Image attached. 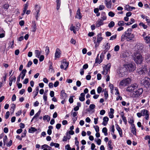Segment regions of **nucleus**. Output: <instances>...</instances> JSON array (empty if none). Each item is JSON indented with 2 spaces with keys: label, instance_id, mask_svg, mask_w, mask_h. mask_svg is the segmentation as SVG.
<instances>
[{
  "label": "nucleus",
  "instance_id": "1",
  "mask_svg": "<svg viewBox=\"0 0 150 150\" xmlns=\"http://www.w3.org/2000/svg\"><path fill=\"white\" fill-rule=\"evenodd\" d=\"M132 29H128L127 31H126L124 34H123L121 37V40L123 42L125 40V38H126L127 41H129L132 40L134 38V35L131 33L132 31Z\"/></svg>",
  "mask_w": 150,
  "mask_h": 150
},
{
  "label": "nucleus",
  "instance_id": "2",
  "mask_svg": "<svg viewBox=\"0 0 150 150\" xmlns=\"http://www.w3.org/2000/svg\"><path fill=\"white\" fill-rule=\"evenodd\" d=\"M134 59L135 62L138 64H141L143 60V58L141 54L138 51L134 52L133 54Z\"/></svg>",
  "mask_w": 150,
  "mask_h": 150
},
{
  "label": "nucleus",
  "instance_id": "3",
  "mask_svg": "<svg viewBox=\"0 0 150 150\" xmlns=\"http://www.w3.org/2000/svg\"><path fill=\"white\" fill-rule=\"evenodd\" d=\"M131 82V80L129 78L124 79L120 81L119 84V87L122 89L129 85Z\"/></svg>",
  "mask_w": 150,
  "mask_h": 150
},
{
  "label": "nucleus",
  "instance_id": "4",
  "mask_svg": "<svg viewBox=\"0 0 150 150\" xmlns=\"http://www.w3.org/2000/svg\"><path fill=\"white\" fill-rule=\"evenodd\" d=\"M138 86V85L136 83L132 84L126 88V91L133 94L135 90L137 88Z\"/></svg>",
  "mask_w": 150,
  "mask_h": 150
},
{
  "label": "nucleus",
  "instance_id": "5",
  "mask_svg": "<svg viewBox=\"0 0 150 150\" xmlns=\"http://www.w3.org/2000/svg\"><path fill=\"white\" fill-rule=\"evenodd\" d=\"M101 35V33H99L98 35L96 42V38H95V40H94V43L95 44V47L98 46L99 45V43L103 40V38L102 37Z\"/></svg>",
  "mask_w": 150,
  "mask_h": 150
},
{
  "label": "nucleus",
  "instance_id": "6",
  "mask_svg": "<svg viewBox=\"0 0 150 150\" xmlns=\"http://www.w3.org/2000/svg\"><path fill=\"white\" fill-rule=\"evenodd\" d=\"M143 92V89L142 88H139L138 89H137L133 94L134 95V97H138L139 96L142 94Z\"/></svg>",
  "mask_w": 150,
  "mask_h": 150
},
{
  "label": "nucleus",
  "instance_id": "7",
  "mask_svg": "<svg viewBox=\"0 0 150 150\" xmlns=\"http://www.w3.org/2000/svg\"><path fill=\"white\" fill-rule=\"evenodd\" d=\"M125 67L127 70L130 72L134 71L135 68L134 65L132 64H128L126 65Z\"/></svg>",
  "mask_w": 150,
  "mask_h": 150
},
{
  "label": "nucleus",
  "instance_id": "8",
  "mask_svg": "<svg viewBox=\"0 0 150 150\" xmlns=\"http://www.w3.org/2000/svg\"><path fill=\"white\" fill-rule=\"evenodd\" d=\"M142 116H145V118L146 120L149 119V113L148 110L145 109L142 110L141 111Z\"/></svg>",
  "mask_w": 150,
  "mask_h": 150
},
{
  "label": "nucleus",
  "instance_id": "9",
  "mask_svg": "<svg viewBox=\"0 0 150 150\" xmlns=\"http://www.w3.org/2000/svg\"><path fill=\"white\" fill-rule=\"evenodd\" d=\"M40 9V6L38 5H36L35 6V10L36 12L35 13V16L37 20L38 19V18L39 15V13Z\"/></svg>",
  "mask_w": 150,
  "mask_h": 150
},
{
  "label": "nucleus",
  "instance_id": "10",
  "mask_svg": "<svg viewBox=\"0 0 150 150\" xmlns=\"http://www.w3.org/2000/svg\"><path fill=\"white\" fill-rule=\"evenodd\" d=\"M69 66V62H67L66 60H64L62 62V65L60 66L61 69H64L66 70Z\"/></svg>",
  "mask_w": 150,
  "mask_h": 150
},
{
  "label": "nucleus",
  "instance_id": "11",
  "mask_svg": "<svg viewBox=\"0 0 150 150\" xmlns=\"http://www.w3.org/2000/svg\"><path fill=\"white\" fill-rule=\"evenodd\" d=\"M143 84L145 86H149L150 85V79L146 77L142 80Z\"/></svg>",
  "mask_w": 150,
  "mask_h": 150
},
{
  "label": "nucleus",
  "instance_id": "12",
  "mask_svg": "<svg viewBox=\"0 0 150 150\" xmlns=\"http://www.w3.org/2000/svg\"><path fill=\"white\" fill-rule=\"evenodd\" d=\"M61 54V51L59 49L57 48L55 53V59H56L57 58H59Z\"/></svg>",
  "mask_w": 150,
  "mask_h": 150
},
{
  "label": "nucleus",
  "instance_id": "13",
  "mask_svg": "<svg viewBox=\"0 0 150 150\" xmlns=\"http://www.w3.org/2000/svg\"><path fill=\"white\" fill-rule=\"evenodd\" d=\"M60 96L61 97V99L67 98V94L65 92L64 90H62L61 92Z\"/></svg>",
  "mask_w": 150,
  "mask_h": 150
},
{
  "label": "nucleus",
  "instance_id": "14",
  "mask_svg": "<svg viewBox=\"0 0 150 150\" xmlns=\"http://www.w3.org/2000/svg\"><path fill=\"white\" fill-rule=\"evenodd\" d=\"M104 2L107 8H111L112 4L111 1H108L107 0H105Z\"/></svg>",
  "mask_w": 150,
  "mask_h": 150
},
{
  "label": "nucleus",
  "instance_id": "15",
  "mask_svg": "<svg viewBox=\"0 0 150 150\" xmlns=\"http://www.w3.org/2000/svg\"><path fill=\"white\" fill-rule=\"evenodd\" d=\"M75 17L79 19H80L82 18V16L81 14L80 13V10L79 8L77 10Z\"/></svg>",
  "mask_w": 150,
  "mask_h": 150
},
{
  "label": "nucleus",
  "instance_id": "16",
  "mask_svg": "<svg viewBox=\"0 0 150 150\" xmlns=\"http://www.w3.org/2000/svg\"><path fill=\"white\" fill-rule=\"evenodd\" d=\"M146 68H140L137 70V72L140 74H142L144 73L146 71Z\"/></svg>",
  "mask_w": 150,
  "mask_h": 150
},
{
  "label": "nucleus",
  "instance_id": "17",
  "mask_svg": "<svg viewBox=\"0 0 150 150\" xmlns=\"http://www.w3.org/2000/svg\"><path fill=\"white\" fill-rule=\"evenodd\" d=\"M42 149H43V150H51L52 148L48 145L45 144L42 146Z\"/></svg>",
  "mask_w": 150,
  "mask_h": 150
},
{
  "label": "nucleus",
  "instance_id": "18",
  "mask_svg": "<svg viewBox=\"0 0 150 150\" xmlns=\"http://www.w3.org/2000/svg\"><path fill=\"white\" fill-rule=\"evenodd\" d=\"M116 129L118 131L120 137H122V131L119 126L117 125L116 126Z\"/></svg>",
  "mask_w": 150,
  "mask_h": 150
},
{
  "label": "nucleus",
  "instance_id": "19",
  "mask_svg": "<svg viewBox=\"0 0 150 150\" xmlns=\"http://www.w3.org/2000/svg\"><path fill=\"white\" fill-rule=\"evenodd\" d=\"M145 60L147 62H150V54H147L145 55Z\"/></svg>",
  "mask_w": 150,
  "mask_h": 150
},
{
  "label": "nucleus",
  "instance_id": "20",
  "mask_svg": "<svg viewBox=\"0 0 150 150\" xmlns=\"http://www.w3.org/2000/svg\"><path fill=\"white\" fill-rule=\"evenodd\" d=\"M16 79V78L15 76H14L13 77H10L9 79H11V80L9 81V85L10 86L12 85L13 82H15Z\"/></svg>",
  "mask_w": 150,
  "mask_h": 150
},
{
  "label": "nucleus",
  "instance_id": "21",
  "mask_svg": "<svg viewBox=\"0 0 150 150\" xmlns=\"http://www.w3.org/2000/svg\"><path fill=\"white\" fill-rule=\"evenodd\" d=\"M110 64H108L106 65L105 69H104L105 71V75L107 74L108 71H110Z\"/></svg>",
  "mask_w": 150,
  "mask_h": 150
},
{
  "label": "nucleus",
  "instance_id": "22",
  "mask_svg": "<svg viewBox=\"0 0 150 150\" xmlns=\"http://www.w3.org/2000/svg\"><path fill=\"white\" fill-rule=\"evenodd\" d=\"M112 142L111 140H109L108 143V148H109V150H112L113 148L112 146Z\"/></svg>",
  "mask_w": 150,
  "mask_h": 150
},
{
  "label": "nucleus",
  "instance_id": "23",
  "mask_svg": "<svg viewBox=\"0 0 150 150\" xmlns=\"http://www.w3.org/2000/svg\"><path fill=\"white\" fill-rule=\"evenodd\" d=\"M39 92V87L38 86L36 87L33 92L34 93V96L33 97L34 99L35 98V97L37 95Z\"/></svg>",
  "mask_w": 150,
  "mask_h": 150
},
{
  "label": "nucleus",
  "instance_id": "24",
  "mask_svg": "<svg viewBox=\"0 0 150 150\" xmlns=\"http://www.w3.org/2000/svg\"><path fill=\"white\" fill-rule=\"evenodd\" d=\"M35 56L37 58H39L40 54L42 53V51H39L38 50H36L35 51Z\"/></svg>",
  "mask_w": 150,
  "mask_h": 150
},
{
  "label": "nucleus",
  "instance_id": "25",
  "mask_svg": "<svg viewBox=\"0 0 150 150\" xmlns=\"http://www.w3.org/2000/svg\"><path fill=\"white\" fill-rule=\"evenodd\" d=\"M103 20H99L97 22L96 27H99L101 25H103Z\"/></svg>",
  "mask_w": 150,
  "mask_h": 150
},
{
  "label": "nucleus",
  "instance_id": "26",
  "mask_svg": "<svg viewBox=\"0 0 150 150\" xmlns=\"http://www.w3.org/2000/svg\"><path fill=\"white\" fill-rule=\"evenodd\" d=\"M144 40L146 43H150V37L149 36H145L144 38Z\"/></svg>",
  "mask_w": 150,
  "mask_h": 150
},
{
  "label": "nucleus",
  "instance_id": "27",
  "mask_svg": "<svg viewBox=\"0 0 150 150\" xmlns=\"http://www.w3.org/2000/svg\"><path fill=\"white\" fill-rule=\"evenodd\" d=\"M57 9L58 10L61 4V0H56Z\"/></svg>",
  "mask_w": 150,
  "mask_h": 150
},
{
  "label": "nucleus",
  "instance_id": "28",
  "mask_svg": "<svg viewBox=\"0 0 150 150\" xmlns=\"http://www.w3.org/2000/svg\"><path fill=\"white\" fill-rule=\"evenodd\" d=\"M43 118L44 120H47V122L49 121L50 119V117L47 115H46L44 116Z\"/></svg>",
  "mask_w": 150,
  "mask_h": 150
},
{
  "label": "nucleus",
  "instance_id": "29",
  "mask_svg": "<svg viewBox=\"0 0 150 150\" xmlns=\"http://www.w3.org/2000/svg\"><path fill=\"white\" fill-rule=\"evenodd\" d=\"M107 129L106 127H104L103 128L102 132L104 133L105 136H106L108 135Z\"/></svg>",
  "mask_w": 150,
  "mask_h": 150
},
{
  "label": "nucleus",
  "instance_id": "30",
  "mask_svg": "<svg viewBox=\"0 0 150 150\" xmlns=\"http://www.w3.org/2000/svg\"><path fill=\"white\" fill-rule=\"evenodd\" d=\"M128 56H129V54L127 52L122 53L121 54L122 57H127Z\"/></svg>",
  "mask_w": 150,
  "mask_h": 150
},
{
  "label": "nucleus",
  "instance_id": "31",
  "mask_svg": "<svg viewBox=\"0 0 150 150\" xmlns=\"http://www.w3.org/2000/svg\"><path fill=\"white\" fill-rule=\"evenodd\" d=\"M101 18L102 19L103 21L105 20L106 19V17L105 16V13L104 12H102L101 14Z\"/></svg>",
  "mask_w": 150,
  "mask_h": 150
},
{
  "label": "nucleus",
  "instance_id": "32",
  "mask_svg": "<svg viewBox=\"0 0 150 150\" xmlns=\"http://www.w3.org/2000/svg\"><path fill=\"white\" fill-rule=\"evenodd\" d=\"M122 119L124 122L125 124L126 125L127 124V120L126 117L125 116L124 114L121 115Z\"/></svg>",
  "mask_w": 150,
  "mask_h": 150
},
{
  "label": "nucleus",
  "instance_id": "33",
  "mask_svg": "<svg viewBox=\"0 0 150 150\" xmlns=\"http://www.w3.org/2000/svg\"><path fill=\"white\" fill-rule=\"evenodd\" d=\"M127 24V23H125L124 21H121L119 22L118 25L119 26H122L124 25H125Z\"/></svg>",
  "mask_w": 150,
  "mask_h": 150
},
{
  "label": "nucleus",
  "instance_id": "34",
  "mask_svg": "<svg viewBox=\"0 0 150 150\" xmlns=\"http://www.w3.org/2000/svg\"><path fill=\"white\" fill-rule=\"evenodd\" d=\"M37 131V129L36 128L34 127H31L29 129V132L31 133H33Z\"/></svg>",
  "mask_w": 150,
  "mask_h": 150
},
{
  "label": "nucleus",
  "instance_id": "35",
  "mask_svg": "<svg viewBox=\"0 0 150 150\" xmlns=\"http://www.w3.org/2000/svg\"><path fill=\"white\" fill-rule=\"evenodd\" d=\"M125 10L128 11H132V9L131 8V7L129 5H126L125 7Z\"/></svg>",
  "mask_w": 150,
  "mask_h": 150
},
{
  "label": "nucleus",
  "instance_id": "36",
  "mask_svg": "<svg viewBox=\"0 0 150 150\" xmlns=\"http://www.w3.org/2000/svg\"><path fill=\"white\" fill-rule=\"evenodd\" d=\"M115 25V23L113 21H112L109 24L108 26L110 28L113 27Z\"/></svg>",
  "mask_w": 150,
  "mask_h": 150
},
{
  "label": "nucleus",
  "instance_id": "37",
  "mask_svg": "<svg viewBox=\"0 0 150 150\" xmlns=\"http://www.w3.org/2000/svg\"><path fill=\"white\" fill-rule=\"evenodd\" d=\"M121 71V70H118L117 71V73L119 75L120 77H122L124 76V74Z\"/></svg>",
  "mask_w": 150,
  "mask_h": 150
},
{
  "label": "nucleus",
  "instance_id": "38",
  "mask_svg": "<svg viewBox=\"0 0 150 150\" xmlns=\"http://www.w3.org/2000/svg\"><path fill=\"white\" fill-rule=\"evenodd\" d=\"M105 50H108L110 48V45L108 43H106L105 45Z\"/></svg>",
  "mask_w": 150,
  "mask_h": 150
},
{
  "label": "nucleus",
  "instance_id": "39",
  "mask_svg": "<svg viewBox=\"0 0 150 150\" xmlns=\"http://www.w3.org/2000/svg\"><path fill=\"white\" fill-rule=\"evenodd\" d=\"M99 55V54H98L97 55V56L96 59L95 60V62L97 63H98L99 64L101 62V60H99L98 56Z\"/></svg>",
  "mask_w": 150,
  "mask_h": 150
},
{
  "label": "nucleus",
  "instance_id": "40",
  "mask_svg": "<svg viewBox=\"0 0 150 150\" xmlns=\"http://www.w3.org/2000/svg\"><path fill=\"white\" fill-rule=\"evenodd\" d=\"M40 111L39 110L35 114L34 116L33 117V118H35L36 119V118L38 117L40 115Z\"/></svg>",
  "mask_w": 150,
  "mask_h": 150
},
{
  "label": "nucleus",
  "instance_id": "41",
  "mask_svg": "<svg viewBox=\"0 0 150 150\" xmlns=\"http://www.w3.org/2000/svg\"><path fill=\"white\" fill-rule=\"evenodd\" d=\"M131 21L129 22H128L127 23V24H126V25H129L132 24L133 23L134 21V20L133 18H131L130 20Z\"/></svg>",
  "mask_w": 150,
  "mask_h": 150
},
{
  "label": "nucleus",
  "instance_id": "42",
  "mask_svg": "<svg viewBox=\"0 0 150 150\" xmlns=\"http://www.w3.org/2000/svg\"><path fill=\"white\" fill-rule=\"evenodd\" d=\"M16 105L15 104H13L11 106V111H12V113H13L15 108Z\"/></svg>",
  "mask_w": 150,
  "mask_h": 150
},
{
  "label": "nucleus",
  "instance_id": "43",
  "mask_svg": "<svg viewBox=\"0 0 150 150\" xmlns=\"http://www.w3.org/2000/svg\"><path fill=\"white\" fill-rule=\"evenodd\" d=\"M104 95L105 99H107L108 96V95L107 91H104Z\"/></svg>",
  "mask_w": 150,
  "mask_h": 150
},
{
  "label": "nucleus",
  "instance_id": "44",
  "mask_svg": "<svg viewBox=\"0 0 150 150\" xmlns=\"http://www.w3.org/2000/svg\"><path fill=\"white\" fill-rule=\"evenodd\" d=\"M136 129L135 128L131 129V132L134 135H136Z\"/></svg>",
  "mask_w": 150,
  "mask_h": 150
},
{
  "label": "nucleus",
  "instance_id": "45",
  "mask_svg": "<svg viewBox=\"0 0 150 150\" xmlns=\"http://www.w3.org/2000/svg\"><path fill=\"white\" fill-rule=\"evenodd\" d=\"M93 127L94 128V129L96 130V131L97 132H99V127L98 126H97V125L94 126Z\"/></svg>",
  "mask_w": 150,
  "mask_h": 150
},
{
  "label": "nucleus",
  "instance_id": "46",
  "mask_svg": "<svg viewBox=\"0 0 150 150\" xmlns=\"http://www.w3.org/2000/svg\"><path fill=\"white\" fill-rule=\"evenodd\" d=\"M139 25L140 26V27H142L144 28H146L147 27L146 25H145L142 22L140 23H139Z\"/></svg>",
  "mask_w": 150,
  "mask_h": 150
},
{
  "label": "nucleus",
  "instance_id": "47",
  "mask_svg": "<svg viewBox=\"0 0 150 150\" xmlns=\"http://www.w3.org/2000/svg\"><path fill=\"white\" fill-rule=\"evenodd\" d=\"M120 49V46L118 45H116L114 47V50L115 52L118 51Z\"/></svg>",
  "mask_w": 150,
  "mask_h": 150
},
{
  "label": "nucleus",
  "instance_id": "48",
  "mask_svg": "<svg viewBox=\"0 0 150 150\" xmlns=\"http://www.w3.org/2000/svg\"><path fill=\"white\" fill-rule=\"evenodd\" d=\"M115 15V13L112 11H110L108 13L109 16L112 17H114Z\"/></svg>",
  "mask_w": 150,
  "mask_h": 150
},
{
  "label": "nucleus",
  "instance_id": "49",
  "mask_svg": "<svg viewBox=\"0 0 150 150\" xmlns=\"http://www.w3.org/2000/svg\"><path fill=\"white\" fill-rule=\"evenodd\" d=\"M2 31V33L0 34V38H1L4 37L5 36V31L3 30L2 29L1 30Z\"/></svg>",
  "mask_w": 150,
  "mask_h": 150
},
{
  "label": "nucleus",
  "instance_id": "50",
  "mask_svg": "<svg viewBox=\"0 0 150 150\" xmlns=\"http://www.w3.org/2000/svg\"><path fill=\"white\" fill-rule=\"evenodd\" d=\"M96 106L94 104H91L89 106V108L90 110H92L95 108Z\"/></svg>",
  "mask_w": 150,
  "mask_h": 150
},
{
  "label": "nucleus",
  "instance_id": "51",
  "mask_svg": "<svg viewBox=\"0 0 150 150\" xmlns=\"http://www.w3.org/2000/svg\"><path fill=\"white\" fill-rule=\"evenodd\" d=\"M12 144V141L11 140L8 143L6 144V145L7 146H10Z\"/></svg>",
  "mask_w": 150,
  "mask_h": 150
},
{
  "label": "nucleus",
  "instance_id": "52",
  "mask_svg": "<svg viewBox=\"0 0 150 150\" xmlns=\"http://www.w3.org/2000/svg\"><path fill=\"white\" fill-rule=\"evenodd\" d=\"M95 141L96 142L97 144L98 145H100L101 144V141L100 139H98L97 141L96 139H95Z\"/></svg>",
  "mask_w": 150,
  "mask_h": 150
},
{
  "label": "nucleus",
  "instance_id": "53",
  "mask_svg": "<svg viewBox=\"0 0 150 150\" xmlns=\"http://www.w3.org/2000/svg\"><path fill=\"white\" fill-rule=\"evenodd\" d=\"M146 20L147 23L148 25L150 26V19L149 18L148 16H146Z\"/></svg>",
  "mask_w": 150,
  "mask_h": 150
},
{
  "label": "nucleus",
  "instance_id": "54",
  "mask_svg": "<svg viewBox=\"0 0 150 150\" xmlns=\"http://www.w3.org/2000/svg\"><path fill=\"white\" fill-rule=\"evenodd\" d=\"M39 61L40 62L42 61L44 59V57L43 55H41L40 56H39Z\"/></svg>",
  "mask_w": 150,
  "mask_h": 150
},
{
  "label": "nucleus",
  "instance_id": "55",
  "mask_svg": "<svg viewBox=\"0 0 150 150\" xmlns=\"http://www.w3.org/2000/svg\"><path fill=\"white\" fill-rule=\"evenodd\" d=\"M43 98L44 101L46 102L47 100V94H46L45 93L43 95Z\"/></svg>",
  "mask_w": 150,
  "mask_h": 150
},
{
  "label": "nucleus",
  "instance_id": "56",
  "mask_svg": "<svg viewBox=\"0 0 150 150\" xmlns=\"http://www.w3.org/2000/svg\"><path fill=\"white\" fill-rule=\"evenodd\" d=\"M117 37V35H113L112 36L110 37V40H113L115 39Z\"/></svg>",
  "mask_w": 150,
  "mask_h": 150
},
{
  "label": "nucleus",
  "instance_id": "57",
  "mask_svg": "<svg viewBox=\"0 0 150 150\" xmlns=\"http://www.w3.org/2000/svg\"><path fill=\"white\" fill-rule=\"evenodd\" d=\"M96 147L95 145L93 143H92L91 144V149L92 150H97L96 149H94Z\"/></svg>",
  "mask_w": 150,
  "mask_h": 150
},
{
  "label": "nucleus",
  "instance_id": "58",
  "mask_svg": "<svg viewBox=\"0 0 150 150\" xmlns=\"http://www.w3.org/2000/svg\"><path fill=\"white\" fill-rule=\"evenodd\" d=\"M74 96H71L70 97V98H69V102L70 103H72L74 101V99L73 98V97Z\"/></svg>",
  "mask_w": 150,
  "mask_h": 150
},
{
  "label": "nucleus",
  "instance_id": "59",
  "mask_svg": "<svg viewBox=\"0 0 150 150\" xmlns=\"http://www.w3.org/2000/svg\"><path fill=\"white\" fill-rule=\"evenodd\" d=\"M105 8V6L103 5H101L99 6V9L100 10H103Z\"/></svg>",
  "mask_w": 150,
  "mask_h": 150
},
{
  "label": "nucleus",
  "instance_id": "60",
  "mask_svg": "<svg viewBox=\"0 0 150 150\" xmlns=\"http://www.w3.org/2000/svg\"><path fill=\"white\" fill-rule=\"evenodd\" d=\"M10 115V112L9 111H7L6 114V115H5V117L6 119H8L9 116V115Z\"/></svg>",
  "mask_w": 150,
  "mask_h": 150
},
{
  "label": "nucleus",
  "instance_id": "61",
  "mask_svg": "<svg viewBox=\"0 0 150 150\" xmlns=\"http://www.w3.org/2000/svg\"><path fill=\"white\" fill-rule=\"evenodd\" d=\"M33 63L31 61H29L27 64V67H29L30 66L32 65Z\"/></svg>",
  "mask_w": 150,
  "mask_h": 150
},
{
  "label": "nucleus",
  "instance_id": "62",
  "mask_svg": "<svg viewBox=\"0 0 150 150\" xmlns=\"http://www.w3.org/2000/svg\"><path fill=\"white\" fill-rule=\"evenodd\" d=\"M103 120L104 121L108 122L109 120V118L105 116L103 118Z\"/></svg>",
  "mask_w": 150,
  "mask_h": 150
},
{
  "label": "nucleus",
  "instance_id": "63",
  "mask_svg": "<svg viewBox=\"0 0 150 150\" xmlns=\"http://www.w3.org/2000/svg\"><path fill=\"white\" fill-rule=\"evenodd\" d=\"M102 88L100 86H99L98 87L97 91L98 93H101L102 91Z\"/></svg>",
  "mask_w": 150,
  "mask_h": 150
},
{
  "label": "nucleus",
  "instance_id": "64",
  "mask_svg": "<svg viewBox=\"0 0 150 150\" xmlns=\"http://www.w3.org/2000/svg\"><path fill=\"white\" fill-rule=\"evenodd\" d=\"M65 149L67 150H71V148L69 144L65 146Z\"/></svg>",
  "mask_w": 150,
  "mask_h": 150
}]
</instances>
